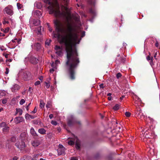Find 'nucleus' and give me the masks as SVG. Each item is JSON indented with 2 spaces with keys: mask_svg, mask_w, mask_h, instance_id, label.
Returning <instances> with one entry per match:
<instances>
[{
  "mask_svg": "<svg viewBox=\"0 0 160 160\" xmlns=\"http://www.w3.org/2000/svg\"><path fill=\"white\" fill-rule=\"evenodd\" d=\"M17 6L18 9H21L22 7V5L19 3H17Z\"/></svg>",
  "mask_w": 160,
  "mask_h": 160,
  "instance_id": "nucleus-30",
  "label": "nucleus"
},
{
  "mask_svg": "<svg viewBox=\"0 0 160 160\" xmlns=\"http://www.w3.org/2000/svg\"><path fill=\"white\" fill-rule=\"evenodd\" d=\"M75 138L76 139L75 142V147L77 149H79L80 148V144L79 142V140L76 136H74Z\"/></svg>",
  "mask_w": 160,
  "mask_h": 160,
  "instance_id": "nucleus-11",
  "label": "nucleus"
},
{
  "mask_svg": "<svg viewBox=\"0 0 160 160\" xmlns=\"http://www.w3.org/2000/svg\"><path fill=\"white\" fill-rule=\"evenodd\" d=\"M9 69H8V68H6L5 73L7 74H8V73L9 72Z\"/></svg>",
  "mask_w": 160,
  "mask_h": 160,
  "instance_id": "nucleus-45",
  "label": "nucleus"
},
{
  "mask_svg": "<svg viewBox=\"0 0 160 160\" xmlns=\"http://www.w3.org/2000/svg\"><path fill=\"white\" fill-rule=\"evenodd\" d=\"M0 94H1V95H2V96L4 95V92L2 91H1V93H0Z\"/></svg>",
  "mask_w": 160,
  "mask_h": 160,
  "instance_id": "nucleus-57",
  "label": "nucleus"
},
{
  "mask_svg": "<svg viewBox=\"0 0 160 160\" xmlns=\"http://www.w3.org/2000/svg\"><path fill=\"white\" fill-rule=\"evenodd\" d=\"M17 40V39H16V38H15V39H14V40H12V42H15V40Z\"/></svg>",
  "mask_w": 160,
  "mask_h": 160,
  "instance_id": "nucleus-56",
  "label": "nucleus"
},
{
  "mask_svg": "<svg viewBox=\"0 0 160 160\" xmlns=\"http://www.w3.org/2000/svg\"><path fill=\"white\" fill-rule=\"evenodd\" d=\"M54 69L53 68L51 69L50 70V72L51 73H52L54 71Z\"/></svg>",
  "mask_w": 160,
  "mask_h": 160,
  "instance_id": "nucleus-49",
  "label": "nucleus"
},
{
  "mask_svg": "<svg viewBox=\"0 0 160 160\" xmlns=\"http://www.w3.org/2000/svg\"><path fill=\"white\" fill-rule=\"evenodd\" d=\"M88 2L91 5H94L95 0H88Z\"/></svg>",
  "mask_w": 160,
  "mask_h": 160,
  "instance_id": "nucleus-28",
  "label": "nucleus"
},
{
  "mask_svg": "<svg viewBox=\"0 0 160 160\" xmlns=\"http://www.w3.org/2000/svg\"><path fill=\"white\" fill-rule=\"evenodd\" d=\"M9 128L7 126H5L3 129V132H7L8 131Z\"/></svg>",
  "mask_w": 160,
  "mask_h": 160,
  "instance_id": "nucleus-26",
  "label": "nucleus"
},
{
  "mask_svg": "<svg viewBox=\"0 0 160 160\" xmlns=\"http://www.w3.org/2000/svg\"><path fill=\"white\" fill-rule=\"evenodd\" d=\"M78 20L79 18L78 17H77L75 19V20L76 21H78Z\"/></svg>",
  "mask_w": 160,
  "mask_h": 160,
  "instance_id": "nucleus-63",
  "label": "nucleus"
},
{
  "mask_svg": "<svg viewBox=\"0 0 160 160\" xmlns=\"http://www.w3.org/2000/svg\"><path fill=\"white\" fill-rule=\"evenodd\" d=\"M38 34H41V27L40 26L39 27H38Z\"/></svg>",
  "mask_w": 160,
  "mask_h": 160,
  "instance_id": "nucleus-35",
  "label": "nucleus"
},
{
  "mask_svg": "<svg viewBox=\"0 0 160 160\" xmlns=\"http://www.w3.org/2000/svg\"><path fill=\"white\" fill-rule=\"evenodd\" d=\"M33 123L35 125H37L40 127L44 126V125L41 122V121H32Z\"/></svg>",
  "mask_w": 160,
  "mask_h": 160,
  "instance_id": "nucleus-12",
  "label": "nucleus"
},
{
  "mask_svg": "<svg viewBox=\"0 0 160 160\" xmlns=\"http://www.w3.org/2000/svg\"><path fill=\"white\" fill-rule=\"evenodd\" d=\"M52 124L56 125L57 124V122L56 121H51V122Z\"/></svg>",
  "mask_w": 160,
  "mask_h": 160,
  "instance_id": "nucleus-38",
  "label": "nucleus"
},
{
  "mask_svg": "<svg viewBox=\"0 0 160 160\" xmlns=\"http://www.w3.org/2000/svg\"><path fill=\"white\" fill-rule=\"evenodd\" d=\"M30 132L33 136H37V133L33 128H31L30 129Z\"/></svg>",
  "mask_w": 160,
  "mask_h": 160,
  "instance_id": "nucleus-16",
  "label": "nucleus"
},
{
  "mask_svg": "<svg viewBox=\"0 0 160 160\" xmlns=\"http://www.w3.org/2000/svg\"><path fill=\"white\" fill-rule=\"evenodd\" d=\"M18 158L17 157H14L12 158L13 160H17Z\"/></svg>",
  "mask_w": 160,
  "mask_h": 160,
  "instance_id": "nucleus-52",
  "label": "nucleus"
},
{
  "mask_svg": "<svg viewBox=\"0 0 160 160\" xmlns=\"http://www.w3.org/2000/svg\"><path fill=\"white\" fill-rule=\"evenodd\" d=\"M52 106V103L51 102H48L46 105V107L47 108H51Z\"/></svg>",
  "mask_w": 160,
  "mask_h": 160,
  "instance_id": "nucleus-21",
  "label": "nucleus"
},
{
  "mask_svg": "<svg viewBox=\"0 0 160 160\" xmlns=\"http://www.w3.org/2000/svg\"><path fill=\"white\" fill-rule=\"evenodd\" d=\"M60 63V62L58 60H56L55 61V64L56 65Z\"/></svg>",
  "mask_w": 160,
  "mask_h": 160,
  "instance_id": "nucleus-46",
  "label": "nucleus"
},
{
  "mask_svg": "<svg viewBox=\"0 0 160 160\" xmlns=\"http://www.w3.org/2000/svg\"><path fill=\"white\" fill-rule=\"evenodd\" d=\"M157 52L156 53H155L154 54V57L155 58H156V55H157Z\"/></svg>",
  "mask_w": 160,
  "mask_h": 160,
  "instance_id": "nucleus-60",
  "label": "nucleus"
},
{
  "mask_svg": "<svg viewBox=\"0 0 160 160\" xmlns=\"http://www.w3.org/2000/svg\"><path fill=\"white\" fill-rule=\"evenodd\" d=\"M40 144V142L38 141L37 140L33 141L32 143V145L34 147H36L38 146Z\"/></svg>",
  "mask_w": 160,
  "mask_h": 160,
  "instance_id": "nucleus-13",
  "label": "nucleus"
},
{
  "mask_svg": "<svg viewBox=\"0 0 160 160\" xmlns=\"http://www.w3.org/2000/svg\"><path fill=\"white\" fill-rule=\"evenodd\" d=\"M78 158L75 157H72L70 160H78Z\"/></svg>",
  "mask_w": 160,
  "mask_h": 160,
  "instance_id": "nucleus-47",
  "label": "nucleus"
},
{
  "mask_svg": "<svg viewBox=\"0 0 160 160\" xmlns=\"http://www.w3.org/2000/svg\"><path fill=\"white\" fill-rule=\"evenodd\" d=\"M38 59L35 58H32L31 59V62L33 64H36L38 63Z\"/></svg>",
  "mask_w": 160,
  "mask_h": 160,
  "instance_id": "nucleus-17",
  "label": "nucleus"
},
{
  "mask_svg": "<svg viewBox=\"0 0 160 160\" xmlns=\"http://www.w3.org/2000/svg\"><path fill=\"white\" fill-rule=\"evenodd\" d=\"M108 99L109 100H111V97H108Z\"/></svg>",
  "mask_w": 160,
  "mask_h": 160,
  "instance_id": "nucleus-61",
  "label": "nucleus"
},
{
  "mask_svg": "<svg viewBox=\"0 0 160 160\" xmlns=\"http://www.w3.org/2000/svg\"><path fill=\"white\" fill-rule=\"evenodd\" d=\"M35 48L38 50L41 48V45L39 43H37L35 44L34 45Z\"/></svg>",
  "mask_w": 160,
  "mask_h": 160,
  "instance_id": "nucleus-18",
  "label": "nucleus"
},
{
  "mask_svg": "<svg viewBox=\"0 0 160 160\" xmlns=\"http://www.w3.org/2000/svg\"><path fill=\"white\" fill-rule=\"evenodd\" d=\"M111 95V94L110 93H108V94H107V95L108 96H110Z\"/></svg>",
  "mask_w": 160,
  "mask_h": 160,
  "instance_id": "nucleus-64",
  "label": "nucleus"
},
{
  "mask_svg": "<svg viewBox=\"0 0 160 160\" xmlns=\"http://www.w3.org/2000/svg\"><path fill=\"white\" fill-rule=\"evenodd\" d=\"M45 86L47 88H49L50 86V83L49 82H45Z\"/></svg>",
  "mask_w": 160,
  "mask_h": 160,
  "instance_id": "nucleus-36",
  "label": "nucleus"
},
{
  "mask_svg": "<svg viewBox=\"0 0 160 160\" xmlns=\"http://www.w3.org/2000/svg\"><path fill=\"white\" fill-rule=\"evenodd\" d=\"M150 132L146 130L145 132H142L141 133V137L142 139H143L144 141H145L146 140H144V138H155L156 137V136L154 135V133L153 132H151V135H150L148 134H149Z\"/></svg>",
  "mask_w": 160,
  "mask_h": 160,
  "instance_id": "nucleus-3",
  "label": "nucleus"
},
{
  "mask_svg": "<svg viewBox=\"0 0 160 160\" xmlns=\"http://www.w3.org/2000/svg\"><path fill=\"white\" fill-rule=\"evenodd\" d=\"M5 19L6 18H5L4 20L2 21V23L4 24H5L6 23H9L8 21H6Z\"/></svg>",
  "mask_w": 160,
  "mask_h": 160,
  "instance_id": "nucleus-42",
  "label": "nucleus"
},
{
  "mask_svg": "<svg viewBox=\"0 0 160 160\" xmlns=\"http://www.w3.org/2000/svg\"><path fill=\"white\" fill-rule=\"evenodd\" d=\"M38 132L42 134H46V131L43 128L39 129L38 130Z\"/></svg>",
  "mask_w": 160,
  "mask_h": 160,
  "instance_id": "nucleus-15",
  "label": "nucleus"
},
{
  "mask_svg": "<svg viewBox=\"0 0 160 160\" xmlns=\"http://www.w3.org/2000/svg\"><path fill=\"white\" fill-rule=\"evenodd\" d=\"M124 96H122V97H121L120 98V99L121 100H122L123 99V98H124Z\"/></svg>",
  "mask_w": 160,
  "mask_h": 160,
  "instance_id": "nucleus-62",
  "label": "nucleus"
},
{
  "mask_svg": "<svg viewBox=\"0 0 160 160\" xmlns=\"http://www.w3.org/2000/svg\"><path fill=\"white\" fill-rule=\"evenodd\" d=\"M122 76L121 73L120 72L118 73L117 74L116 77L117 78H119Z\"/></svg>",
  "mask_w": 160,
  "mask_h": 160,
  "instance_id": "nucleus-40",
  "label": "nucleus"
},
{
  "mask_svg": "<svg viewBox=\"0 0 160 160\" xmlns=\"http://www.w3.org/2000/svg\"><path fill=\"white\" fill-rule=\"evenodd\" d=\"M25 102V101L24 99H21L19 102L20 104V105H22Z\"/></svg>",
  "mask_w": 160,
  "mask_h": 160,
  "instance_id": "nucleus-33",
  "label": "nucleus"
},
{
  "mask_svg": "<svg viewBox=\"0 0 160 160\" xmlns=\"http://www.w3.org/2000/svg\"><path fill=\"white\" fill-rule=\"evenodd\" d=\"M131 113L128 112H126L125 113V115L127 117H129L131 115Z\"/></svg>",
  "mask_w": 160,
  "mask_h": 160,
  "instance_id": "nucleus-34",
  "label": "nucleus"
},
{
  "mask_svg": "<svg viewBox=\"0 0 160 160\" xmlns=\"http://www.w3.org/2000/svg\"><path fill=\"white\" fill-rule=\"evenodd\" d=\"M155 46L157 47H158V43L157 40L156 41V42L155 43Z\"/></svg>",
  "mask_w": 160,
  "mask_h": 160,
  "instance_id": "nucleus-51",
  "label": "nucleus"
},
{
  "mask_svg": "<svg viewBox=\"0 0 160 160\" xmlns=\"http://www.w3.org/2000/svg\"><path fill=\"white\" fill-rule=\"evenodd\" d=\"M65 148L62 144H59L58 148L57 149L58 155L65 154Z\"/></svg>",
  "mask_w": 160,
  "mask_h": 160,
  "instance_id": "nucleus-6",
  "label": "nucleus"
},
{
  "mask_svg": "<svg viewBox=\"0 0 160 160\" xmlns=\"http://www.w3.org/2000/svg\"><path fill=\"white\" fill-rule=\"evenodd\" d=\"M54 23L56 32H53V37L57 38L60 43L65 47L67 59L66 64L68 67L71 79H74V70L80 62L75 45L80 42V40L79 39V34H81V37H83L85 35V32L78 30L75 25L68 23L66 29L67 34L62 36L60 33L64 31L63 23L57 20H55Z\"/></svg>",
  "mask_w": 160,
  "mask_h": 160,
  "instance_id": "nucleus-1",
  "label": "nucleus"
},
{
  "mask_svg": "<svg viewBox=\"0 0 160 160\" xmlns=\"http://www.w3.org/2000/svg\"><path fill=\"white\" fill-rule=\"evenodd\" d=\"M6 126V123L4 122H2L0 124V126L1 127L5 126Z\"/></svg>",
  "mask_w": 160,
  "mask_h": 160,
  "instance_id": "nucleus-43",
  "label": "nucleus"
},
{
  "mask_svg": "<svg viewBox=\"0 0 160 160\" xmlns=\"http://www.w3.org/2000/svg\"><path fill=\"white\" fill-rule=\"evenodd\" d=\"M56 53L59 56H62L63 54L62 49L56 51Z\"/></svg>",
  "mask_w": 160,
  "mask_h": 160,
  "instance_id": "nucleus-19",
  "label": "nucleus"
},
{
  "mask_svg": "<svg viewBox=\"0 0 160 160\" xmlns=\"http://www.w3.org/2000/svg\"><path fill=\"white\" fill-rule=\"evenodd\" d=\"M36 107H35L34 109L32 111V112L33 113H35L37 111V109L36 108Z\"/></svg>",
  "mask_w": 160,
  "mask_h": 160,
  "instance_id": "nucleus-48",
  "label": "nucleus"
},
{
  "mask_svg": "<svg viewBox=\"0 0 160 160\" xmlns=\"http://www.w3.org/2000/svg\"><path fill=\"white\" fill-rule=\"evenodd\" d=\"M8 55H9V54H6L5 55V57L6 58H8Z\"/></svg>",
  "mask_w": 160,
  "mask_h": 160,
  "instance_id": "nucleus-53",
  "label": "nucleus"
},
{
  "mask_svg": "<svg viewBox=\"0 0 160 160\" xmlns=\"http://www.w3.org/2000/svg\"><path fill=\"white\" fill-rule=\"evenodd\" d=\"M15 146L17 148L19 149H22L25 147V142L23 141L21 142H18L15 144Z\"/></svg>",
  "mask_w": 160,
  "mask_h": 160,
  "instance_id": "nucleus-7",
  "label": "nucleus"
},
{
  "mask_svg": "<svg viewBox=\"0 0 160 160\" xmlns=\"http://www.w3.org/2000/svg\"><path fill=\"white\" fill-rule=\"evenodd\" d=\"M39 79L40 80H42L43 79V77H40V78H39Z\"/></svg>",
  "mask_w": 160,
  "mask_h": 160,
  "instance_id": "nucleus-59",
  "label": "nucleus"
},
{
  "mask_svg": "<svg viewBox=\"0 0 160 160\" xmlns=\"http://www.w3.org/2000/svg\"><path fill=\"white\" fill-rule=\"evenodd\" d=\"M55 49L56 51H57L58 50H62V48L56 45L55 47Z\"/></svg>",
  "mask_w": 160,
  "mask_h": 160,
  "instance_id": "nucleus-27",
  "label": "nucleus"
},
{
  "mask_svg": "<svg viewBox=\"0 0 160 160\" xmlns=\"http://www.w3.org/2000/svg\"><path fill=\"white\" fill-rule=\"evenodd\" d=\"M3 12L4 13H6L10 16H12L13 13V8L11 6L9 5L3 9Z\"/></svg>",
  "mask_w": 160,
  "mask_h": 160,
  "instance_id": "nucleus-4",
  "label": "nucleus"
},
{
  "mask_svg": "<svg viewBox=\"0 0 160 160\" xmlns=\"http://www.w3.org/2000/svg\"><path fill=\"white\" fill-rule=\"evenodd\" d=\"M119 107L120 106L119 104H116L113 107V109L115 110H117L119 109Z\"/></svg>",
  "mask_w": 160,
  "mask_h": 160,
  "instance_id": "nucleus-22",
  "label": "nucleus"
},
{
  "mask_svg": "<svg viewBox=\"0 0 160 160\" xmlns=\"http://www.w3.org/2000/svg\"><path fill=\"white\" fill-rule=\"evenodd\" d=\"M40 82L39 81H36L35 84H34V85H35V86H37L39 84H40Z\"/></svg>",
  "mask_w": 160,
  "mask_h": 160,
  "instance_id": "nucleus-41",
  "label": "nucleus"
},
{
  "mask_svg": "<svg viewBox=\"0 0 160 160\" xmlns=\"http://www.w3.org/2000/svg\"><path fill=\"white\" fill-rule=\"evenodd\" d=\"M44 2L48 3L49 6L48 7L50 14H54L56 17H58L68 20L71 17V14L67 7H64L65 11L61 12L57 0H44Z\"/></svg>",
  "mask_w": 160,
  "mask_h": 160,
  "instance_id": "nucleus-2",
  "label": "nucleus"
},
{
  "mask_svg": "<svg viewBox=\"0 0 160 160\" xmlns=\"http://www.w3.org/2000/svg\"><path fill=\"white\" fill-rule=\"evenodd\" d=\"M51 41V40H46L45 42V44L46 45L49 46Z\"/></svg>",
  "mask_w": 160,
  "mask_h": 160,
  "instance_id": "nucleus-32",
  "label": "nucleus"
},
{
  "mask_svg": "<svg viewBox=\"0 0 160 160\" xmlns=\"http://www.w3.org/2000/svg\"><path fill=\"white\" fill-rule=\"evenodd\" d=\"M74 136H75L73 135L72 137L69 138L70 139V140L68 142V143L69 145H74L75 142H76V139L75 138Z\"/></svg>",
  "mask_w": 160,
  "mask_h": 160,
  "instance_id": "nucleus-8",
  "label": "nucleus"
},
{
  "mask_svg": "<svg viewBox=\"0 0 160 160\" xmlns=\"http://www.w3.org/2000/svg\"><path fill=\"white\" fill-rule=\"evenodd\" d=\"M103 84H100V87L101 88H103Z\"/></svg>",
  "mask_w": 160,
  "mask_h": 160,
  "instance_id": "nucleus-55",
  "label": "nucleus"
},
{
  "mask_svg": "<svg viewBox=\"0 0 160 160\" xmlns=\"http://www.w3.org/2000/svg\"><path fill=\"white\" fill-rule=\"evenodd\" d=\"M26 110H27V111H28V109H29V107L28 106H27L26 107Z\"/></svg>",
  "mask_w": 160,
  "mask_h": 160,
  "instance_id": "nucleus-58",
  "label": "nucleus"
},
{
  "mask_svg": "<svg viewBox=\"0 0 160 160\" xmlns=\"http://www.w3.org/2000/svg\"><path fill=\"white\" fill-rule=\"evenodd\" d=\"M33 24L35 26H37L40 24V21L38 20H35L33 22Z\"/></svg>",
  "mask_w": 160,
  "mask_h": 160,
  "instance_id": "nucleus-23",
  "label": "nucleus"
},
{
  "mask_svg": "<svg viewBox=\"0 0 160 160\" xmlns=\"http://www.w3.org/2000/svg\"><path fill=\"white\" fill-rule=\"evenodd\" d=\"M16 111L17 113H18L20 115L22 114V110L20 108H16Z\"/></svg>",
  "mask_w": 160,
  "mask_h": 160,
  "instance_id": "nucleus-20",
  "label": "nucleus"
},
{
  "mask_svg": "<svg viewBox=\"0 0 160 160\" xmlns=\"http://www.w3.org/2000/svg\"><path fill=\"white\" fill-rule=\"evenodd\" d=\"M22 76L25 80H28L32 78L31 73L29 72L25 71L23 72Z\"/></svg>",
  "mask_w": 160,
  "mask_h": 160,
  "instance_id": "nucleus-5",
  "label": "nucleus"
},
{
  "mask_svg": "<svg viewBox=\"0 0 160 160\" xmlns=\"http://www.w3.org/2000/svg\"><path fill=\"white\" fill-rule=\"evenodd\" d=\"M25 117L26 119H33L35 118L34 116H33L31 115L28 114V113H27L26 114Z\"/></svg>",
  "mask_w": 160,
  "mask_h": 160,
  "instance_id": "nucleus-14",
  "label": "nucleus"
},
{
  "mask_svg": "<svg viewBox=\"0 0 160 160\" xmlns=\"http://www.w3.org/2000/svg\"><path fill=\"white\" fill-rule=\"evenodd\" d=\"M45 103L42 100H41L40 101V106L41 108L44 107Z\"/></svg>",
  "mask_w": 160,
  "mask_h": 160,
  "instance_id": "nucleus-24",
  "label": "nucleus"
},
{
  "mask_svg": "<svg viewBox=\"0 0 160 160\" xmlns=\"http://www.w3.org/2000/svg\"><path fill=\"white\" fill-rule=\"evenodd\" d=\"M2 102L3 104H5L7 102V100L6 99H4L2 100Z\"/></svg>",
  "mask_w": 160,
  "mask_h": 160,
  "instance_id": "nucleus-37",
  "label": "nucleus"
},
{
  "mask_svg": "<svg viewBox=\"0 0 160 160\" xmlns=\"http://www.w3.org/2000/svg\"><path fill=\"white\" fill-rule=\"evenodd\" d=\"M152 58H151V54H150V53L149 52V55H148L147 58V60L148 61H149L150 60H151V61H152Z\"/></svg>",
  "mask_w": 160,
  "mask_h": 160,
  "instance_id": "nucleus-29",
  "label": "nucleus"
},
{
  "mask_svg": "<svg viewBox=\"0 0 160 160\" xmlns=\"http://www.w3.org/2000/svg\"><path fill=\"white\" fill-rule=\"evenodd\" d=\"M73 121L71 120L68 121V125L69 126H70L71 125V123H72Z\"/></svg>",
  "mask_w": 160,
  "mask_h": 160,
  "instance_id": "nucleus-44",
  "label": "nucleus"
},
{
  "mask_svg": "<svg viewBox=\"0 0 160 160\" xmlns=\"http://www.w3.org/2000/svg\"><path fill=\"white\" fill-rule=\"evenodd\" d=\"M15 119L16 120H23V118L22 117H17L15 118Z\"/></svg>",
  "mask_w": 160,
  "mask_h": 160,
  "instance_id": "nucleus-39",
  "label": "nucleus"
},
{
  "mask_svg": "<svg viewBox=\"0 0 160 160\" xmlns=\"http://www.w3.org/2000/svg\"><path fill=\"white\" fill-rule=\"evenodd\" d=\"M53 117L52 114H50L49 115V117L50 119H52Z\"/></svg>",
  "mask_w": 160,
  "mask_h": 160,
  "instance_id": "nucleus-50",
  "label": "nucleus"
},
{
  "mask_svg": "<svg viewBox=\"0 0 160 160\" xmlns=\"http://www.w3.org/2000/svg\"><path fill=\"white\" fill-rule=\"evenodd\" d=\"M16 137H12V138H11L10 139V141H11V142H14L15 141H16Z\"/></svg>",
  "mask_w": 160,
  "mask_h": 160,
  "instance_id": "nucleus-31",
  "label": "nucleus"
},
{
  "mask_svg": "<svg viewBox=\"0 0 160 160\" xmlns=\"http://www.w3.org/2000/svg\"><path fill=\"white\" fill-rule=\"evenodd\" d=\"M90 12L93 15H95L96 14V11L95 10L93 9L92 8H91L89 10Z\"/></svg>",
  "mask_w": 160,
  "mask_h": 160,
  "instance_id": "nucleus-25",
  "label": "nucleus"
},
{
  "mask_svg": "<svg viewBox=\"0 0 160 160\" xmlns=\"http://www.w3.org/2000/svg\"><path fill=\"white\" fill-rule=\"evenodd\" d=\"M67 4H68L70 0H63Z\"/></svg>",
  "mask_w": 160,
  "mask_h": 160,
  "instance_id": "nucleus-54",
  "label": "nucleus"
},
{
  "mask_svg": "<svg viewBox=\"0 0 160 160\" xmlns=\"http://www.w3.org/2000/svg\"><path fill=\"white\" fill-rule=\"evenodd\" d=\"M27 136V133L26 132H22L20 136V139L21 141H24L26 139Z\"/></svg>",
  "mask_w": 160,
  "mask_h": 160,
  "instance_id": "nucleus-10",
  "label": "nucleus"
},
{
  "mask_svg": "<svg viewBox=\"0 0 160 160\" xmlns=\"http://www.w3.org/2000/svg\"><path fill=\"white\" fill-rule=\"evenodd\" d=\"M20 88V86L17 84H14L11 88L12 92H15L19 90Z\"/></svg>",
  "mask_w": 160,
  "mask_h": 160,
  "instance_id": "nucleus-9",
  "label": "nucleus"
}]
</instances>
